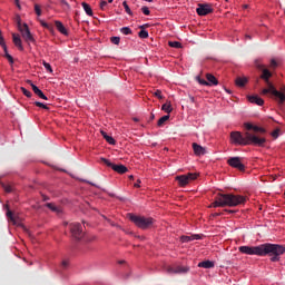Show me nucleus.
Listing matches in <instances>:
<instances>
[{
	"instance_id": "nucleus-21",
	"label": "nucleus",
	"mask_w": 285,
	"mask_h": 285,
	"mask_svg": "<svg viewBox=\"0 0 285 285\" xmlns=\"http://www.w3.org/2000/svg\"><path fill=\"white\" fill-rule=\"evenodd\" d=\"M206 79H207V86H218L219 81H217V78L213 76L212 73H206Z\"/></svg>"
},
{
	"instance_id": "nucleus-30",
	"label": "nucleus",
	"mask_w": 285,
	"mask_h": 285,
	"mask_svg": "<svg viewBox=\"0 0 285 285\" xmlns=\"http://www.w3.org/2000/svg\"><path fill=\"white\" fill-rule=\"evenodd\" d=\"M121 35H131L132 33V29H130V27H122L120 29Z\"/></svg>"
},
{
	"instance_id": "nucleus-6",
	"label": "nucleus",
	"mask_w": 285,
	"mask_h": 285,
	"mask_svg": "<svg viewBox=\"0 0 285 285\" xmlns=\"http://www.w3.org/2000/svg\"><path fill=\"white\" fill-rule=\"evenodd\" d=\"M239 253L243 255H257L262 257V245L258 246H240L238 247Z\"/></svg>"
},
{
	"instance_id": "nucleus-52",
	"label": "nucleus",
	"mask_w": 285,
	"mask_h": 285,
	"mask_svg": "<svg viewBox=\"0 0 285 285\" xmlns=\"http://www.w3.org/2000/svg\"><path fill=\"white\" fill-rule=\"evenodd\" d=\"M1 43H6V40L3 39V36H2L1 30H0V45Z\"/></svg>"
},
{
	"instance_id": "nucleus-11",
	"label": "nucleus",
	"mask_w": 285,
	"mask_h": 285,
	"mask_svg": "<svg viewBox=\"0 0 285 285\" xmlns=\"http://www.w3.org/2000/svg\"><path fill=\"white\" fill-rule=\"evenodd\" d=\"M228 166L232 168H236V170H240V173H244L246 170V166L244 163H242L240 157H230L227 160Z\"/></svg>"
},
{
	"instance_id": "nucleus-10",
	"label": "nucleus",
	"mask_w": 285,
	"mask_h": 285,
	"mask_svg": "<svg viewBox=\"0 0 285 285\" xmlns=\"http://www.w3.org/2000/svg\"><path fill=\"white\" fill-rule=\"evenodd\" d=\"M195 179H197V174L193 173L176 177V181H178V185L181 187L188 186V184H190V181H195Z\"/></svg>"
},
{
	"instance_id": "nucleus-59",
	"label": "nucleus",
	"mask_w": 285,
	"mask_h": 285,
	"mask_svg": "<svg viewBox=\"0 0 285 285\" xmlns=\"http://www.w3.org/2000/svg\"><path fill=\"white\" fill-rule=\"evenodd\" d=\"M139 28H140L141 30H144V26H140Z\"/></svg>"
},
{
	"instance_id": "nucleus-8",
	"label": "nucleus",
	"mask_w": 285,
	"mask_h": 285,
	"mask_svg": "<svg viewBox=\"0 0 285 285\" xmlns=\"http://www.w3.org/2000/svg\"><path fill=\"white\" fill-rule=\"evenodd\" d=\"M21 33L22 39L27 43H35V37L32 36V32H30V28L28 27V23H23L22 28L18 29Z\"/></svg>"
},
{
	"instance_id": "nucleus-26",
	"label": "nucleus",
	"mask_w": 285,
	"mask_h": 285,
	"mask_svg": "<svg viewBox=\"0 0 285 285\" xmlns=\"http://www.w3.org/2000/svg\"><path fill=\"white\" fill-rule=\"evenodd\" d=\"M161 110H164V112H167V115H170L173 112V106L170 105V102H166L161 106Z\"/></svg>"
},
{
	"instance_id": "nucleus-62",
	"label": "nucleus",
	"mask_w": 285,
	"mask_h": 285,
	"mask_svg": "<svg viewBox=\"0 0 285 285\" xmlns=\"http://www.w3.org/2000/svg\"><path fill=\"white\" fill-rule=\"evenodd\" d=\"M247 37V39H250V36H246Z\"/></svg>"
},
{
	"instance_id": "nucleus-7",
	"label": "nucleus",
	"mask_w": 285,
	"mask_h": 285,
	"mask_svg": "<svg viewBox=\"0 0 285 285\" xmlns=\"http://www.w3.org/2000/svg\"><path fill=\"white\" fill-rule=\"evenodd\" d=\"M69 228L72 235V238L77 239V242H80V239L83 237V229L81 228V224L71 223L69 224Z\"/></svg>"
},
{
	"instance_id": "nucleus-24",
	"label": "nucleus",
	"mask_w": 285,
	"mask_h": 285,
	"mask_svg": "<svg viewBox=\"0 0 285 285\" xmlns=\"http://www.w3.org/2000/svg\"><path fill=\"white\" fill-rule=\"evenodd\" d=\"M100 132L104 139H106V141L110 144V146H115V144H117V141L115 140V138H112V136H108L106 131H100Z\"/></svg>"
},
{
	"instance_id": "nucleus-36",
	"label": "nucleus",
	"mask_w": 285,
	"mask_h": 285,
	"mask_svg": "<svg viewBox=\"0 0 285 285\" xmlns=\"http://www.w3.org/2000/svg\"><path fill=\"white\" fill-rule=\"evenodd\" d=\"M111 43H114L115 46H119V42L121 41V38L119 37H111L110 38Z\"/></svg>"
},
{
	"instance_id": "nucleus-23",
	"label": "nucleus",
	"mask_w": 285,
	"mask_h": 285,
	"mask_svg": "<svg viewBox=\"0 0 285 285\" xmlns=\"http://www.w3.org/2000/svg\"><path fill=\"white\" fill-rule=\"evenodd\" d=\"M236 86H238V88H244V86H246V83H248V78L246 77H237L235 80Z\"/></svg>"
},
{
	"instance_id": "nucleus-51",
	"label": "nucleus",
	"mask_w": 285,
	"mask_h": 285,
	"mask_svg": "<svg viewBox=\"0 0 285 285\" xmlns=\"http://www.w3.org/2000/svg\"><path fill=\"white\" fill-rule=\"evenodd\" d=\"M61 266H62V268H68V266H69L68 261H62Z\"/></svg>"
},
{
	"instance_id": "nucleus-35",
	"label": "nucleus",
	"mask_w": 285,
	"mask_h": 285,
	"mask_svg": "<svg viewBox=\"0 0 285 285\" xmlns=\"http://www.w3.org/2000/svg\"><path fill=\"white\" fill-rule=\"evenodd\" d=\"M35 105H36L38 108H43V110H50V108L48 107V105H45L43 102L36 101Z\"/></svg>"
},
{
	"instance_id": "nucleus-25",
	"label": "nucleus",
	"mask_w": 285,
	"mask_h": 285,
	"mask_svg": "<svg viewBox=\"0 0 285 285\" xmlns=\"http://www.w3.org/2000/svg\"><path fill=\"white\" fill-rule=\"evenodd\" d=\"M86 14H88V17H92V8L90 7V4L82 2L81 3Z\"/></svg>"
},
{
	"instance_id": "nucleus-15",
	"label": "nucleus",
	"mask_w": 285,
	"mask_h": 285,
	"mask_svg": "<svg viewBox=\"0 0 285 285\" xmlns=\"http://www.w3.org/2000/svg\"><path fill=\"white\" fill-rule=\"evenodd\" d=\"M29 83L35 92V95H37L40 99H45V101H48V97L43 94V91H41V89H39V87H37L35 83H32V81L29 80Z\"/></svg>"
},
{
	"instance_id": "nucleus-33",
	"label": "nucleus",
	"mask_w": 285,
	"mask_h": 285,
	"mask_svg": "<svg viewBox=\"0 0 285 285\" xmlns=\"http://www.w3.org/2000/svg\"><path fill=\"white\" fill-rule=\"evenodd\" d=\"M168 46L170 48H181V42H179V41H169Z\"/></svg>"
},
{
	"instance_id": "nucleus-48",
	"label": "nucleus",
	"mask_w": 285,
	"mask_h": 285,
	"mask_svg": "<svg viewBox=\"0 0 285 285\" xmlns=\"http://www.w3.org/2000/svg\"><path fill=\"white\" fill-rule=\"evenodd\" d=\"M0 46L3 48L4 55H8V46H6V42H2Z\"/></svg>"
},
{
	"instance_id": "nucleus-2",
	"label": "nucleus",
	"mask_w": 285,
	"mask_h": 285,
	"mask_svg": "<svg viewBox=\"0 0 285 285\" xmlns=\"http://www.w3.org/2000/svg\"><path fill=\"white\" fill-rule=\"evenodd\" d=\"M229 141L234 146H264L266 138H259L248 131L242 134L240 131H232L229 134Z\"/></svg>"
},
{
	"instance_id": "nucleus-39",
	"label": "nucleus",
	"mask_w": 285,
	"mask_h": 285,
	"mask_svg": "<svg viewBox=\"0 0 285 285\" xmlns=\"http://www.w3.org/2000/svg\"><path fill=\"white\" fill-rule=\"evenodd\" d=\"M197 81L198 83H200V86H210L208 81H206L205 79H202L200 77H197Z\"/></svg>"
},
{
	"instance_id": "nucleus-16",
	"label": "nucleus",
	"mask_w": 285,
	"mask_h": 285,
	"mask_svg": "<svg viewBox=\"0 0 285 285\" xmlns=\"http://www.w3.org/2000/svg\"><path fill=\"white\" fill-rule=\"evenodd\" d=\"M249 104H256V106H264V100L257 95L247 96Z\"/></svg>"
},
{
	"instance_id": "nucleus-61",
	"label": "nucleus",
	"mask_w": 285,
	"mask_h": 285,
	"mask_svg": "<svg viewBox=\"0 0 285 285\" xmlns=\"http://www.w3.org/2000/svg\"><path fill=\"white\" fill-rule=\"evenodd\" d=\"M227 213H234L233 210H227Z\"/></svg>"
},
{
	"instance_id": "nucleus-18",
	"label": "nucleus",
	"mask_w": 285,
	"mask_h": 285,
	"mask_svg": "<svg viewBox=\"0 0 285 285\" xmlns=\"http://www.w3.org/2000/svg\"><path fill=\"white\" fill-rule=\"evenodd\" d=\"M55 26L57 28V30L61 33L65 35V37H68V29H66V27L63 26V23L59 20L55 21Z\"/></svg>"
},
{
	"instance_id": "nucleus-5",
	"label": "nucleus",
	"mask_w": 285,
	"mask_h": 285,
	"mask_svg": "<svg viewBox=\"0 0 285 285\" xmlns=\"http://www.w3.org/2000/svg\"><path fill=\"white\" fill-rule=\"evenodd\" d=\"M129 219L141 230H148V228H153L155 224V219L153 217L138 216L134 214H129Z\"/></svg>"
},
{
	"instance_id": "nucleus-45",
	"label": "nucleus",
	"mask_w": 285,
	"mask_h": 285,
	"mask_svg": "<svg viewBox=\"0 0 285 285\" xmlns=\"http://www.w3.org/2000/svg\"><path fill=\"white\" fill-rule=\"evenodd\" d=\"M272 137H274V139H277V137H279V129H275V130L272 132Z\"/></svg>"
},
{
	"instance_id": "nucleus-44",
	"label": "nucleus",
	"mask_w": 285,
	"mask_h": 285,
	"mask_svg": "<svg viewBox=\"0 0 285 285\" xmlns=\"http://www.w3.org/2000/svg\"><path fill=\"white\" fill-rule=\"evenodd\" d=\"M154 95H155V97H157L158 99H164V96H161V90H156L155 92H154Z\"/></svg>"
},
{
	"instance_id": "nucleus-49",
	"label": "nucleus",
	"mask_w": 285,
	"mask_h": 285,
	"mask_svg": "<svg viewBox=\"0 0 285 285\" xmlns=\"http://www.w3.org/2000/svg\"><path fill=\"white\" fill-rule=\"evenodd\" d=\"M271 68H277V61L275 59L271 60Z\"/></svg>"
},
{
	"instance_id": "nucleus-19",
	"label": "nucleus",
	"mask_w": 285,
	"mask_h": 285,
	"mask_svg": "<svg viewBox=\"0 0 285 285\" xmlns=\"http://www.w3.org/2000/svg\"><path fill=\"white\" fill-rule=\"evenodd\" d=\"M46 207L49 208L52 213H56V215H61L62 210L61 207L55 205V203H47Z\"/></svg>"
},
{
	"instance_id": "nucleus-28",
	"label": "nucleus",
	"mask_w": 285,
	"mask_h": 285,
	"mask_svg": "<svg viewBox=\"0 0 285 285\" xmlns=\"http://www.w3.org/2000/svg\"><path fill=\"white\" fill-rule=\"evenodd\" d=\"M168 119H170V116H163L159 120H158V122H157V126H159V127H161V126H164L165 124H166V121H168Z\"/></svg>"
},
{
	"instance_id": "nucleus-41",
	"label": "nucleus",
	"mask_w": 285,
	"mask_h": 285,
	"mask_svg": "<svg viewBox=\"0 0 285 285\" xmlns=\"http://www.w3.org/2000/svg\"><path fill=\"white\" fill-rule=\"evenodd\" d=\"M6 59H8L9 63L12 66L14 63V58L10 53L4 55Z\"/></svg>"
},
{
	"instance_id": "nucleus-56",
	"label": "nucleus",
	"mask_w": 285,
	"mask_h": 285,
	"mask_svg": "<svg viewBox=\"0 0 285 285\" xmlns=\"http://www.w3.org/2000/svg\"><path fill=\"white\" fill-rule=\"evenodd\" d=\"M275 179H277V176H274V177H273V181H275Z\"/></svg>"
},
{
	"instance_id": "nucleus-1",
	"label": "nucleus",
	"mask_w": 285,
	"mask_h": 285,
	"mask_svg": "<svg viewBox=\"0 0 285 285\" xmlns=\"http://www.w3.org/2000/svg\"><path fill=\"white\" fill-rule=\"evenodd\" d=\"M256 68L258 70H262L261 79L265 81L267 88H264L261 92V95H271L275 101L279 106H282L285 101V86H281L279 90L275 88V85L271 82V77H273V72H271L268 69L264 67V65H261L256 61Z\"/></svg>"
},
{
	"instance_id": "nucleus-3",
	"label": "nucleus",
	"mask_w": 285,
	"mask_h": 285,
	"mask_svg": "<svg viewBox=\"0 0 285 285\" xmlns=\"http://www.w3.org/2000/svg\"><path fill=\"white\" fill-rule=\"evenodd\" d=\"M240 204H246V197L235 194H218L215 202L212 204L213 208H224L229 206L230 208L235 206H240Z\"/></svg>"
},
{
	"instance_id": "nucleus-22",
	"label": "nucleus",
	"mask_w": 285,
	"mask_h": 285,
	"mask_svg": "<svg viewBox=\"0 0 285 285\" xmlns=\"http://www.w3.org/2000/svg\"><path fill=\"white\" fill-rule=\"evenodd\" d=\"M198 268H215V263L212 261H203L198 263Z\"/></svg>"
},
{
	"instance_id": "nucleus-29",
	"label": "nucleus",
	"mask_w": 285,
	"mask_h": 285,
	"mask_svg": "<svg viewBox=\"0 0 285 285\" xmlns=\"http://www.w3.org/2000/svg\"><path fill=\"white\" fill-rule=\"evenodd\" d=\"M122 6L125 8V12H127V14H129L130 17H132V10H130V7L128 6V2L124 1Z\"/></svg>"
},
{
	"instance_id": "nucleus-17",
	"label": "nucleus",
	"mask_w": 285,
	"mask_h": 285,
	"mask_svg": "<svg viewBox=\"0 0 285 285\" xmlns=\"http://www.w3.org/2000/svg\"><path fill=\"white\" fill-rule=\"evenodd\" d=\"M195 239H202V235L194 234L190 236H181L180 237V240L183 242V244H188V242H195Z\"/></svg>"
},
{
	"instance_id": "nucleus-54",
	"label": "nucleus",
	"mask_w": 285,
	"mask_h": 285,
	"mask_svg": "<svg viewBox=\"0 0 285 285\" xmlns=\"http://www.w3.org/2000/svg\"><path fill=\"white\" fill-rule=\"evenodd\" d=\"M141 180H137V183L134 185L135 188H140Z\"/></svg>"
},
{
	"instance_id": "nucleus-31",
	"label": "nucleus",
	"mask_w": 285,
	"mask_h": 285,
	"mask_svg": "<svg viewBox=\"0 0 285 285\" xmlns=\"http://www.w3.org/2000/svg\"><path fill=\"white\" fill-rule=\"evenodd\" d=\"M138 37H139L140 39H148V31L141 29V30L138 32Z\"/></svg>"
},
{
	"instance_id": "nucleus-4",
	"label": "nucleus",
	"mask_w": 285,
	"mask_h": 285,
	"mask_svg": "<svg viewBox=\"0 0 285 285\" xmlns=\"http://www.w3.org/2000/svg\"><path fill=\"white\" fill-rule=\"evenodd\" d=\"M285 246L265 243L262 244V257H266L268 255L271 257V262H279V256L284 255Z\"/></svg>"
},
{
	"instance_id": "nucleus-9",
	"label": "nucleus",
	"mask_w": 285,
	"mask_h": 285,
	"mask_svg": "<svg viewBox=\"0 0 285 285\" xmlns=\"http://www.w3.org/2000/svg\"><path fill=\"white\" fill-rule=\"evenodd\" d=\"M102 164L108 166V168H111L115 170V173H118L119 175H125V173H128V167L124 165H116L110 163V160L106 158H101Z\"/></svg>"
},
{
	"instance_id": "nucleus-53",
	"label": "nucleus",
	"mask_w": 285,
	"mask_h": 285,
	"mask_svg": "<svg viewBox=\"0 0 285 285\" xmlns=\"http://www.w3.org/2000/svg\"><path fill=\"white\" fill-rule=\"evenodd\" d=\"M14 3L19 10H21V4L19 3V0H14Z\"/></svg>"
},
{
	"instance_id": "nucleus-55",
	"label": "nucleus",
	"mask_w": 285,
	"mask_h": 285,
	"mask_svg": "<svg viewBox=\"0 0 285 285\" xmlns=\"http://www.w3.org/2000/svg\"><path fill=\"white\" fill-rule=\"evenodd\" d=\"M6 193H12V187L7 186V187H6Z\"/></svg>"
},
{
	"instance_id": "nucleus-37",
	"label": "nucleus",
	"mask_w": 285,
	"mask_h": 285,
	"mask_svg": "<svg viewBox=\"0 0 285 285\" xmlns=\"http://www.w3.org/2000/svg\"><path fill=\"white\" fill-rule=\"evenodd\" d=\"M42 66L46 68L47 72H52V66L46 62V60L42 61Z\"/></svg>"
},
{
	"instance_id": "nucleus-27",
	"label": "nucleus",
	"mask_w": 285,
	"mask_h": 285,
	"mask_svg": "<svg viewBox=\"0 0 285 285\" xmlns=\"http://www.w3.org/2000/svg\"><path fill=\"white\" fill-rule=\"evenodd\" d=\"M7 217L9 222H11V224H17V218L14 217V214L12 213V210L10 209L7 210Z\"/></svg>"
},
{
	"instance_id": "nucleus-32",
	"label": "nucleus",
	"mask_w": 285,
	"mask_h": 285,
	"mask_svg": "<svg viewBox=\"0 0 285 285\" xmlns=\"http://www.w3.org/2000/svg\"><path fill=\"white\" fill-rule=\"evenodd\" d=\"M16 23H17L18 30H21V28H23V24L21 23V16L19 14L16 16Z\"/></svg>"
},
{
	"instance_id": "nucleus-50",
	"label": "nucleus",
	"mask_w": 285,
	"mask_h": 285,
	"mask_svg": "<svg viewBox=\"0 0 285 285\" xmlns=\"http://www.w3.org/2000/svg\"><path fill=\"white\" fill-rule=\"evenodd\" d=\"M62 6H66V8H70V4L66 0H59Z\"/></svg>"
},
{
	"instance_id": "nucleus-43",
	"label": "nucleus",
	"mask_w": 285,
	"mask_h": 285,
	"mask_svg": "<svg viewBox=\"0 0 285 285\" xmlns=\"http://www.w3.org/2000/svg\"><path fill=\"white\" fill-rule=\"evenodd\" d=\"M141 12L146 14V17H149L150 14V9H148V7H142L141 8Z\"/></svg>"
},
{
	"instance_id": "nucleus-60",
	"label": "nucleus",
	"mask_w": 285,
	"mask_h": 285,
	"mask_svg": "<svg viewBox=\"0 0 285 285\" xmlns=\"http://www.w3.org/2000/svg\"><path fill=\"white\" fill-rule=\"evenodd\" d=\"M129 179H134V176H129Z\"/></svg>"
},
{
	"instance_id": "nucleus-57",
	"label": "nucleus",
	"mask_w": 285,
	"mask_h": 285,
	"mask_svg": "<svg viewBox=\"0 0 285 285\" xmlns=\"http://www.w3.org/2000/svg\"><path fill=\"white\" fill-rule=\"evenodd\" d=\"M114 0H108V3H112Z\"/></svg>"
},
{
	"instance_id": "nucleus-12",
	"label": "nucleus",
	"mask_w": 285,
	"mask_h": 285,
	"mask_svg": "<svg viewBox=\"0 0 285 285\" xmlns=\"http://www.w3.org/2000/svg\"><path fill=\"white\" fill-rule=\"evenodd\" d=\"M190 271V267L186 266H175V267H168L167 273L170 275H184Z\"/></svg>"
},
{
	"instance_id": "nucleus-47",
	"label": "nucleus",
	"mask_w": 285,
	"mask_h": 285,
	"mask_svg": "<svg viewBox=\"0 0 285 285\" xmlns=\"http://www.w3.org/2000/svg\"><path fill=\"white\" fill-rule=\"evenodd\" d=\"M253 124H250V122H245V128H246V130H253Z\"/></svg>"
},
{
	"instance_id": "nucleus-34",
	"label": "nucleus",
	"mask_w": 285,
	"mask_h": 285,
	"mask_svg": "<svg viewBox=\"0 0 285 285\" xmlns=\"http://www.w3.org/2000/svg\"><path fill=\"white\" fill-rule=\"evenodd\" d=\"M252 130H254V132H261L262 135H264L266 132V129L255 126V125L253 126Z\"/></svg>"
},
{
	"instance_id": "nucleus-38",
	"label": "nucleus",
	"mask_w": 285,
	"mask_h": 285,
	"mask_svg": "<svg viewBox=\"0 0 285 285\" xmlns=\"http://www.w3.org/2000/svg\"><path fill=\"white\" fill-rule=\"evenodd\" d=\"M21 92L24 95V97H32V92H30L28 89L21 87Z\"/></svg>"
},
{
	"instance_id": "nucleus-42",
	"label": "nucleus",
	"mask_w": 285,
	"mask_h": 285,
	"mask_svg": "<svg viewBox=\"0 0 285 285\" xmlns=\"http://www.w3.org/2000/svg\"><path fill=\"white\" fill-rule=\"evenodd\" d=\"M107 8H108V1L102 0V1L100 2V9L107 10Z\"/></svg>"
},
{
	"instance_id": "nucleus-58",
	"label": "nucleus",
	"mask_w": 285,
	"mask_h": 285,
	"mask_svg": "<svg viewBox=\"0 0 285 285\" xmlns=\"http://www.w3.org/2000/svg\"><path fill=\"white\" fill-rule=\"evenodd\" d=\"M151 119H155V115L151 114Z\"/></svg>"
},
{
	"instance_id": "nucleus-13",
	"label": "nucleus",
	"mask_w": 285,
	"mask_h": 285,
	"mask_svg": "<svg viewBox=\"0 0 285 285\" xmlns=\"http://www.w3.org/2000/svg\"><path fill=\"white\" fill-rule=\"evenodd\" d=\"M196 12L199 17H206V14H210V12H213V7L208 3L198 4Z\"/></svg>"
},
{
	"instance_id": "nucleus-20",
	"label": "nucleus",
	"mask_w": 285,
	"mask_h": 285,
	"mask_svg": "<svg viewBox=\"0 0 285 285\" xmlns=\"http://www.w3.org/2000/svg\"><path fill=\"white\" fill-rule=\"evenodd\" d=\"M13 43L19 50H23V45L21 42V36L13 33L12 35Z\"/></svg>"
},
{
	"instance_id": "nucleus-46",
	"label": "nucleus",
	"mask_w": 285,
	"mask_h": 285,
	"mask_svg": "<svg viewBox=\"0 0 285 285\" xmlns=\"http://www.w3.org/2000/svg\"><path fill=\"white\" fill-rule=\"evenodd\" d=\"M40 23H41L42 28H47L48 30H50V24H48V22L40 20Z\"/></svg>"
},
{
	"instance_id": "nucleus-14",
	"label": "nucleus",
	"mask_w": 285,
	"mask_h": 285,
	"mask_svg": "<svg viewBox=\"0 0 285 285\" xmlns=\"http://www.w3.org/2000/svg\"><path fill=\"white\" fill-rule=\"evenodd\" d=\"M191 146H193L194 155H196V157H202V155H206V148H204L202 145L197 142H193Z\"/></svg>"
},
{
	"instance_id": "nucleus-40",
	"label": "nucleus",
	"mask_w": 285,
	"mask_h": 285,
	"mask_svg": "<svg viewBox=\"0 0 285 285\" xmlns=\"http://www.w3.org/2000/svg\"><path fill=\"white\" fill-rule=\"evenodd\" d=\"M35 12L38 17H41V6L35 4Z\"/></svg>"
}]
</instances>
